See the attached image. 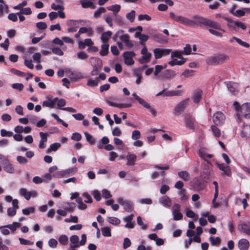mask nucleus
Returning <instances> with one entry per match:
<instances>
[{"mask_svg": "<svg viewBox=\"0 0 250 250\" xmlns=\"http://www.w3.org/2000/svg\"><path fill=\"white\" fill-rule=\"evenodd\" d=\"M169 16L174 21L189 27H195L201 25H206L208 20L199 16L193 17V18L194 20H190L180 15H176L173 12L169 13Z\"/></svg>", "mask_w": 250, "mask_h": 250, "instance_id": "1", "label": "nucleus"}, {"mask_svg": "<svg viewBox=\"0 0 250 250\" xmlns=\"http://www.w3.org/2000/svg\"><path fill=\"white\" fill-rule=\"evenodd\" d=\"M233 106L238 116L250 118V103H246L240 106L238 102H235Z\"/></svg>", "mask_w": 250, "mask_h": 250, "instance_id": "2", "label": "nucleus"}, {"mask_svg": "<svg viewBox=\"0 0 250 250\" xmlns=\"http://www.w3.org/2000/svg\"><path fill=\"white\" fill-rule=\"evenodd\" d=\"M209 165L206 163L202 164V166L204 167V170L201 173V176L202 180L205 182L210 181L214 176L213 170L209 168Z\"/></svg>", "mask_w": 250, "mask_h": 250, "instance_id": "3", "label": "nucleus"}, {"mask_svg": "<svg viewBox=\"0 0 250 250\" xmlns=\"http://www.w3.org/2000/svg\"><path fill=\"white\" fill-rule=\"evenodd\" d=\"M229 56L224 54H218L213 56L208 57L207 59V62L208 64H215L224 62L228 60Z\"/></svg>", "mask_w": 250, "mask_h": 250, "instance_id": "4", "label": "nucleus"}, {"mask_svg": "<svg viewBox=\"0 0 250 250\" xmlns=\"http://www.w3.org/2000/svg\"><path fill=\"white\" fill-rule=\"evenodd\" d=\"M124 33L123 30H119L116 33L114 37L119 38L127 48H131L133 45L132 42L129 40V36L127 34H124Z\"/></svg>", "mask_w": 250, "mask_h": 250, "instance_id": "5", "label": "nucleus"}, {"mask_svg": "<svg viewBox=\"0 0 250 250\" xmlns=\"http://www.w3.org/2000/svg\"><path fill=\"white\" fill-rule=\"evenodd\" d=\"M77 168L73 167L64 170L57 171L53 174V177L56 178H62L74 174L77 171Z\"/></svg>", "mask_w": 250, "mask_h": 250, "instance_id": "6", "label": "nucleus"}, {"mask_svg": "<svg viewBox=\"0 0 250 250\" xmlns=\"http://www.w3.org/2000/svg\"><path fill=\"white\" fill-rule=\"evenodd\" d=\"M65 73L66 76L74 82H78L84 78L81 72L73 71L70 68L66 69Z\"/></svg>", "mask_w": 250, "mask_h": 250, "instance_id": "7", "label": "nucleus"}, {"mask_svg": "<svg viewBox=\"0 0 250 250\" xmlns=\"http://www.w3.org/2000/svg\"><path fill=\"white\" fill-rule=\"evenodd\" d=\"M215 165L221 171V174L222 176H227L230 177L231 176V171L230 167L228 164H225L224 163H219L217 162H215Z\"/></svg>", "mask_w": 250, "mask_h": 250, "instance_id": "8", "label": "nucleus"}, {"mask_svg": "<svg viewBox=\"0 0 250 250\" xmlns=\"http://www.w3.org/2000/svg\"><path fill=\"white\" fill-rule=\"evenodd\" d=\"M90 61L92 65L94 64L95 65L93 70L91 72V74L92 76L97 75L98 73V72L100 71V67L102 65V61L101 59L98 58L91 57L90 59Z\"/></svg>", "mask_w": 250, "mask_h": 250, "instance_id": "9", "label": "nucleus"}, {"mask_svg": "<svg viewBox=\"0 0 250 250\" xmlns=\"http://www.w3.org/2000/svg\"><path fill=\"white\" fill-rule=\"evenodd\" d=\"M181 206L178 204H174L171 208V213L173 219L176 221L180 220L183 218V215L180 212Z\"/></svg>", "mask_w": 250, "mask_h": 250, "instance_id": "10", "label": "nucleus"}, {"mask_svg": "<svg viewBox=\"0 0 250 250\" xmlns=\"http://www.w3.org/2000/svg\"><path fill=\"white\" fill-rule=\"evenodd\" d=\"M198 154L200 157L206 162L207 164H211L208 159L212 157V155L208 153V149L204 147H201Z\"/></svg>", "mask_w": 250, "mask_h": 250, "instance_id": "11", "label": "nucleus"}, {"mask_svg": "<svg viewBox=\"0 0 250 250\" xmlns=\"http://www.w3.org/2000/svg\"><path fill=\"white\" fill-rule=\"evenodd\" d=\"M117 201L123 207L124 209L126 211L130 212L133 211L134 208L133 204L130 201L124 200L121 197L118 198Z\"/></svg>", "mask_w": 250, "mask_h": 250, "instance_id": "12", "label": "nucleus"}, {"mask_svg": "<svg viewBox=\"0 0 250 250\" xmlns=\"http://www.w3.org/2000/svg\"><path fill=\"white\" fill-rule=\"evenodd\" d=\"M141 53L143 55V56L138 60V62L140 63H147L150 61L152 54L151 53L148 52L146 46H144L142 48Z\"/></svg>", "mask_w": 250, "mask_h": 250, "instance_id": "13", "label": "nucleus"}, {"mask_svg": "<svg viewBox=\"0 0 250 250\" xmlns=\"http://www.w3.org/2000/svg\"><path fill=\"white\" fill-rule=\"evenodd\" d=\"M136 54L133 51H125L123 53V56L125 63L127 65H131L134 63L133 58L135 57Z\"/></svg>", "mask_w": 250, "mask_h": 250, "instance_id": "14", "label": "nucleus"}, {"mask_svg": "<svg viewBox=\"0 0 250 250\" xmlns=\"http://www.w3.org/2000/svg\"><path fill=\"white\" fill-rule=\"evenodd\" d=\"M225 115L219 111L215 112L212 117L213 123L217 125L223 124L225 121Z\"/></svg>", "mask_w": 250, "mask_h": 250, "instance_id": "15", "label": "nucleus"}, {"mask_svg": "<svg viewBox=\"0 0 250 250\" xmlns=\"http://www.w3.org/2000/svg\"><path fill=\"white\" fill-rule=\"evenodd\" d=\"M171 50L170 49L156 48L154 49L153 53L156 59H158L163 56H166L169 54Z\"/></svg>", "mask_w": 250, "mask_h": 250, "instance_id": "16", "label": "nucleus"}, {"mask_svg": "<svg viewBox=\"0 0 250 250\" xmlns=\"http://www.w3.org/2000/svg\"><path fill=\"white\" fill-rule=\"evenodd\" d=\"M238 229L239 231L250 236V224L249 223H243L238 225Z\"/></svg>", "mask_w": 250, "mask_h": 250, "instance_id": "17", "label": "nucleus"}, {"mask_svg": "<svg viewBox=\"0 0 250 250\" xmlns=\"http://www.w3.org/2000/svg\"><path fill=\"white\" fill-rule=\"evenodd\" d=\"M47 100L44 101L42 102V106L43 107H47L51 108L55 107V104L57 103L58 98H55L51 99L49 97H46Z\"/></svg>", "mask_w": 250, "mask_h": 250, "instance_id": "18", "label": "nucleus"}, {"mask_svg": "<svg viewBox=\"0 0 250 250\" xmlns=\"http://www.w3.org/2000/svg\"><path fill=\"white\" fill-rule=\"evenodd\" d=\"M225 20L228 22L229 26L231 27L234 28V26H237L243 30H245L246 28V26L245 24L242 22L238 21H233L228 18H225Z\"/></svg>", "mask_w": 250, "mask_h": 250, "instance_id": "19", "label": "nucleus"}, {"mask_svg": "<svg viewBox=\"0 0 250 250\" xmlns=\"http://www.w3.org/2000/svg\"><path fill=\"white\" fill-rule=\"evenodd\" d=\"M189 100V99L187 98L179 103L174 108L175 112L180 113L181 112L183 111L187 105Z\"/></svg>", "mask_w": 250, "mask_h": 250, "instance_id": "20", "label": "nucleus"}, {"mask_svg": "<svg viewBox=\"0 0 250 250\" xmlns=\"http://www.w3.org/2000/svg\"><path fill=\"white\" fill-rule=\"evenodd\" d=\"M159 203L163 207L168 208L171 205V200L167 196H163L159 199Z\"/></svg>", "mask_w": 250, "mask_h": 250, "instance_id": "21", "label": "nucleus"}, {"mask_svg": "<svg viewBox=\"0 0 250 250\" xmlns=\"http://www.w3.org/2000/svg\"><path fill=\"white\" fill-rule=\"evenodd\" d=\"M41 140L39 142V147L40 148L43 149L46 147V143L47 141V134L42 132H40Z\"/></svg>", "mask_w": 250, "mask_h": 250, "instance_id": "22", "label": "nucleus"}, {"mask_svg": "<svg viewBox=\"0 0 250 250\" xmlns=\"http://www.w3.org/2000/svg\"><path fill=\"white\" fill-rule=\"evenodd\" d=\"M2 167L3 170L6 173L9 174H14L16 171V169L14 166L10 161Z\"/></svg>", "mask_w": 250, "mask_h": 250, "instance_id": "23", "label": "nucleus"}, {"mask_svg": "<svg viewBox=\"0 0 250 250\" xmlns=\"http://www.w3.org/2000/svg\"><path fill=\"white\" fill-rule=\"evenodd\" d=\"M127 160V165L128 166H133L135 165V162L137 159V156L130 152H128L126 156Z\"/></svg>", "mask_w": 250, "mask_h": 250, "instance_id": "24", "label": "nucleus"}, {"mask_svg": "<svg viewBox=\"0 0 250 250\" xmlns=\"http://www.w3.org/2000/svg\"><path fill=\"white\" fill-rule=\"evenodd\" d=\"M70 248L74 249L80 246L79 238L77 235H73L70 237Z\"/></svg>", "mask_w": 250, "mask_h": 250, "instance_id": "25", "label": "nucleus"}, {"mask_svg": "<svg viewBox=\"0 0 250 250\" xmlns=\"http://www.w3.org/2000/svg\"><path fill=\"white\" fill-rule=\"evenodd\" d=\"M250 246V243L246 239H241L238 243V247L240 250H248Z\"/></svg>", "mask_w": 250, "mask_h": 250, "instance_id": "26", "label": "nucleus"}, {"mask_svg": "<svg viewBox=\"0 0 250 250\" xmlns=\"http://www.w3.org/2000/svg\"><path fill=\"white\" fill-rule=\"evenodd\" d=\"M206 25L212 27L215 29L220 30L222 32H225V30L221 28L220 24L211 20H208Z\"/></svg>", "mask_w": 250, "mask_h": 250, "instance_id": "27", "label": "nucleus"}, {"mask_svg": "<svg viewBox=\"0 0 250 250\" xmlns=\"http://www.w3.org/2000/svg\"><path fill=\"white\" fill-rule=\"evenodd\" d=\"M228 90L233 94L235 95L238 92V84L232 82L226 83Z\"/></svg>", "mask_w": 250, "mask_h": 250, "instance_id": "28", "label": "nucleus"}, {"mask_svg": "<svg viewBox=\"0 0 250 250\" xmlns=\"http://www.w3.org/2000/svg\"><path fill=\"white\" fill-rule=\"evenodd\" d=\"M183 90H167L165 93V95L166 97H173V96H180L182 95L184 93Z\"/></svg>", "mask_w": 250, "mask_h": 250, "instance_id": "29", "label": "nucleus"}, {"mask_svg": "<svg viewBox=\"0 0 250 250\" xmlns=\"http://www.w3.org/2000/svg\"><path fill=\"white\" fill-rule=\"evenodd\" d=\"M143 71V69L141 68H137L133 70L134 75L136 77L135 83L137 84H140L141 83V80L142 78L141 72Z\"/></svg>", "mask_w": 250, "mask_h": 250, "instance_id": "30", "label": "nucleus"}, {"mask_svg": "<svg viewBox=\"0 0 250 250\" xmlns=\"http://www.w3.org/2000/svg\"><path fill=\"white\" fill-rule=\"evenodd\" d=\"M132 96L134 98V99L137 100L139 103L143 106L145 108H147L149 107L150 104L145 101L143 99L140 97L138 95H137L136 93H133L132 94Z\"/></svg>", "mask_w": 250, "mask_h": 250, "instance_id": "31", "label": "nucleus"}, {"mask_svg": "<svg viewBox=\"0 0 250 250\" xmlns=\"http://www.w3.org/2000/svg\"><path fill=\"white\" fill-rule=\"evenodd\" d=\"M229 42L230 43H233L234 42H236L240 45H241L243 47H245L246 48H248L250 46V45L249 43H248L246 42L242 41L241 39H240L237 37H233L229 39Z\"/></svg>", "mask_w": 250, "mask_h": 250, "instance_id": "32", "label": "nucleus"}, {"mask_svg": "<svg viewBox=\"0 0 250 250\" xmlns=\"http://www.w3.org/2000/svg\"><path fill=\"white\" fill-rule=\"evenodd\" d=\"M202 91L200 89L195 90L192 95V100L195 103H198L201 100L202 96Z\"/></svg>", "mask_w": 250, "mask_h": 250, "instance_id": "33", "label": "nucleus"}, {"mask_svg": "<svg viewBox=\"0 0 250 250\" xmlns=\"http://www.w3.org/2000/svg\"><path fill=\"white\" fill-rule=\"evenodd\" d=\"M242 137L250 138V125H244L241 133Z\"/></svg>", "mask_w": 250, "mask_h": 250, "instance_id": "34", "label": "nucleus"}, {"mask_svg": "<svg viewBox=\"0 0 250 250\" xmlns=\"http://www.w3.org/2000/svg\"><path fill=\"white\" fill-rule=\"evenodd\" d=\"M185 125L187 128L189 129L195 128V123L193 119L190 117H187L185 120Z\"/></svg>", "mask_w": 250, "mask_h": 250, "instance_id": "35", "label": "nucleus"}, {"mask_svg": "<svg viewBox=\"0 0 250 250\" xmlns=\"http://www.w3.org/2000/svg\"><path fill=\"white\" fill-rule=\"evenodd\" d=\"M178 194L180 196V200L182 201H186L188 199L189 196L187 194L185 189H182L179 190Z\"/></svg>", "mask_w": 250, "mask_h": 250, "instance_id": "36", "label": "nucleus"}, {"mask_svg": "<svg viewBox=\"0 0 250 250\" xmlns=\"http://www.w3.org/2000/svg\"><path fill=\"white\" fill-rule=\"evenodd\" d=\"M194 184L196 186V188L197 190H201L203 189L204 187H205V182H204L203 180L202 181L198 178H196L194 179Z\"/></svg>", "mask_w": 250, "mask_h": 250, "instance_id": "37", "label": "nucleus"}, {"mask_svg": "<svg viewBox=\"0 0 250 250\" xmlns=\"http://www.w3.org/2000/svg\"><path fill=\"white\" fill-rule=\"evenodd\" d=\"M19 193L20 195L23 196L27 200H29L30 199V191H28L26 188H20L19 191Z\"/></svg>", "mask_w": 250, "mask_h": 250, "instance_id": "38", "label": "nucleus"}, {"mask_svg": "<svg viewBox=\"0 0 250 250\" xmlns=\"http://www.w3.org/2000/svg\"><path fill=\"white\" fill-rule=\"evenodd\" d=\"M179 177L185 181H188L190 179V175L187 171H181L178 173Z\"/></svg>", "mask_w": 250, "mask_h": 250, "instance_id": "39", "label": "nucleus"}, {"mask_svg": "<svg viewBox=\"0 0 250 250\" xmlns=\"http://www.w3.org/2000/svg\"><path fill=\"white\" fill-rule=\"evenodd\" d=\"M186 62V59L184 58H182L180 60H177L174 59V58L172 60L168 62V64L171 66H174L175 65H181L183 64Z\"/></svg>", "mask_w": 250, "mask_h": 250, "instance_id": "40", "label": "nucleus"}, {"mask_svg": "<svg viewBox=\"0 0 250 250\" xmlns=\"http://www.w3.org/2000/svg\"><path fill=\"white\" fill-rule=\"evenodd\" d=\"M99 79L95 78V79H89L87 80V85L89 87H96L99 84Z\"/></svg>", "mask_w": 250, "mask_h": 250, "instance_id": "41", "label": "nucleus"}, {"mask_svg": "<svg viewBox=\"0 0 250 250\" xmlns=\"http://www.w3.org/2000/svg\"><path fill=\"white\" fill-rule=\"evenodd\" d=\"M107 9L113 12L114 15L116 16L121 9V6L119 4H114L107 7Z\"/></svg>", "mask_w": 250, "mask_h": 250, "instance_id": "42", "label": "nucleus"}, {"mask_svg": "<svg viewBox=\"0 0 250 250\" xmlns=\"http://www.w3.org/2000/svg\"><path fill=\"white\" fill-rule=\"evenodd\" d=\"M21 226V224L19 222H13L11 224H8L7 225H5V227H6L10 229L12 232H14L18 228H20Z\"/></svg>", "mask_w": 250, "mask_h": 250, "instance_id": "43", "label": "nucleus"}, {"mask_svg": "<svg viewBox=\"0 0 250 250\" xmlns=\"http://www.w3.org/2000/svg\"><path fill=\"white\" fill-rule=\"evenodd\" d=\"M111 35L112 32L109 31L103 33L101 37V41L104 42H107L111 38Z\"/></svg>", "mask_w": 250, "mask_h": 250, "instance_id": "44", "label": "nucleus"}, {"mask_svg": "<svg viewBox=\"0 0 250 250\" xmlns=\"http://www.w3.org/2000/svg\"><path fill=\"white\" fill-rule=\"evenodd\" d=\"M61 146L59 143H55L50 145V146L47 149V152L49 153L51 151H56Z\"/></svg>", "mask_w": 250, "mask_h": 250, "instance_id": "45", "label": "nucleus"}, {"mask_svg": "<svg viewBox=\"0 0 250 250\" xmlns=\"http://www.w3.org/2000/svg\"><path fill=\"white\" fill-rule=\"evenodd\" d=\"M109 50V45L108 44H104L101 46V50L100 54L102 56H105L107 55Z\"/></svg>", "mask_w": 250, "mask_h": 250, "instance_id": "46", "label": "nucleus"}, {"mask_svg": "<svg viewBox=\"0 0 250 250\" xmlns=\"http://www.w3.org/2000/svg\"><path fill=\"white\" fill-rule=\"evenodd\" d=\"M0 14H2L4 12H8V6L4 3L3 0H0Z\"/></svg>", "mask_w": 250, "mask_h": 250, "instance_id": "47", "label": "nucleus"}, {"mask_svg": "<svg viewBox=\"0 0 250 250\" xmlns=\"http://www.w3.org/2000/svg\"><path fill=\"white\" fill-rule=\"evenodd\" d=\"M107 221L113 225H118L121 223L120 220L115 217H109L107 218Z\"/></svg>", "mask_w": 250, "mask_h": 250, "instance_id": "48", "label": "nucleus"}, {"mask_svg": "<svg viewBox=\"0 0 250 250\" xmlns=\"http://www.w3.org/2000/svg\"><path fill=\"white\" fill-rule=\"evenodd\" d=\"M59 243L62 245H66L68 243V238L66 235H61L58 238Z\"/></svg>", "mask_w": 250, "mask_h": 250, "instance_id": "49", "label": "nucleus"}, {"mask_svg": "<svg viewBox=\"0 0 250 250\" xmlns=\"http://www.w3.org/2000/svg\"><path fill=\"white\" fill-rule=\"evenodd\" d=\"M81 3L83 8H86L89 7L92 9L94 8V6L93 5L92 2L90 1L81 0Z\"/></svg>", "mask_w": 250, "mask_h": 250, "instance_id": "50", "label": "nucleus"}, {"mask_svg": "<svg viewBox=\"0 0 250 250\" xmlns=\"http://www.w3.org/2000/svg\"><path fill=\"white\" fill-rule=\"evenodd\" d=\"M136 12L134 10H131L130 12L126 15V18L130 22L134 21L135 18Z\"/></svg>", "mask_w": 250, "mask_h": 250, "instance_id": "51", "label": "nucleus"}, {"mask_svg": "<svg viewBox=\"0 0 250 250\" xmlns=\"http://www.w3.org/2000/svg\"><path fill=\"white\" fill-rule=\"evenodd\" d=\"M102 234L105 237H110L111 236V229L108 227H104L101 229Z\"/></svg>", "mask_w": 250, "mask_h": 250, "instance_id": "52", "label": "nucleus"}, {"mask_svg": "<svg viewBox=\"0 0 250 250\" xmlns=\"http://www.w3.org/2000/svg\"><path fill=\"white\" fill-rule=\"evenodd\" d=\"M182 54L183 52L182 51L178 50L173 51L171 52V57L172 59H173L174 58H177L181 60L182 58H183Z\"/></svg>", "mask_w": 250, "mask_h": 250, "instance_id": "53", "label": "nucleus"}, {"mask_svg": "<svg viewBox=\"0 0 250 250\" xmlns=\"http://www.w3.org/2000/svg\"><path fill=\"white\" fill-rule=\"evenodd\" d=\"M209 240L212 246L218 245L221 242L220 239L218 237L215 238L213 236H210L209 238Z\"/></svg>", "mask_w": 250, "mask_h": 250, "instance_id": "54", "label": "nucleus"}, {"mask_svg": "<svg viewBox=\"0 0 250 250\" xmlns=\"http://www.w3.org/2000/svg\"><path fill=\"white\" fill-rule=\"evenodd\" d=\"M211 130L215 137H219L221 135L220 130L215 126L212 125L211 126Z\"/></svg>", "mask_w": 250, "mask_h": 250, "instance_id": "55", "label": "nucleus"}, {"mask_svg": "<svg viewBox=\"0 0 250 250\" xmlns=\"http://www.w3.org/2000/svg\"><path fill=\"white\" fill-rule=\"evenodd\" d=\"M51 8L52 9L55 11H60L61 10H64V7L61 4H56L55 3H52L51 5Z\"/></svg>", "mask_w": 250, "mask_h": 250, "instance_id": "56", "label": "nucleus"}, {"mask_svg": "<svg viewBox=\"0 0 250 250\" xmlns=\"http://www.w3.org/2000/svg\"><path fill=\"white\" fill-rule=\"evenodd\" d=\"M48 246L50 248L55 249L57 248L58 245V241L54 238H51L48 240Z\"/></svg>", "mask_w": 250, "mask_h": 250, "instance_id": "57", "label": "nucleus"}, {"mask_svg": "<svg viewBox=\"0 0 250 250\" xmlns=\"http://www.w3.org/2000/svg\"><path fill=\"white\" fill-rule=\"evenodd\" d=\"M141 137V133L138 130H135L132 131L131 138L133 140H138Z\"/></svg>", "mask_w": 250, "mask_h": 250, "instance_id": "58", "label": "nucleus"}, {"mask_svg": "<svg viewBox=\"0 0 250 250\" xmlns=\"http://www.w3.org/2000/svg\"><path fill=\"white\" fill-rule=\"evenodd\" d=\"M84 135L87 141L88 142L90 145H94L95 144V139L93 138L91 135L86 132L84 133Z\"/></svg>", "mask_w": 250, "mask_h": 250, "instance_id": "59", "label": "nucleus"}, {"mask_svg": "<svg viewBox=\"0 0 250 250\" xmlns=\"http://www.w3.org/2000/svg\"><path fill=\"white\" fill-rule=\"evenodd\" d=\"M105 12V9L104 7H100L95 12L94 17L96 18H98L100 17L102 13H104Z\"/></svg>", "mask_w": 250, "mask_h": 250, "instance_id": "60", "label": "nucleus"}, {"mask_svg": "<svg viewBox=\"0 0 250 250\" xmlns=\"http://www.w3.org/2000/svg\"><path fill=\"white\" fill-rule=\"evenodd\" d=\"M34 211L35 208L34 207H30L22 210V213L25 215H28L30 213H33Z\"/></svg>", "mask_w": 250, "mask_h": 250, "instance_id": "61", "label": "nucleus"}, {"mask_svg": "<svg viewBox=\"0 0 250 250\" xmlns=\"http://www.w3.org/2000/svg\"><path fill=\"white\" fill-rule=\"evenodd\" d=\"M208 31L212 35H213L215 36H217V37H222V34L224 33V32H222L220 30H215L211 29V28L209 29Z\"/></svg>", "mask_w": 250, "mask_h": 250, "instance_id": "62", "label": "nucleus"}, {"mask_svg": "<svg viewBox=\"0 0 250 250\" xmlns=\"http://www.w3.org/2000/svg\"><path fill=\"white\" fill-rule=\"evenodd\" d=\"M112 134L113 136H120L122 134L121 130L118 127L112 128Z\"/></svg>", "mask_w": 250, "mask_h": 250, "instance_id": "63", "label": "nucleus"}, {"mask_svg": "<svg viewBox=\"0 0 250 250\" xmlns=\"http://www.w3.org/2000/svg\"><path fill=\"white\" fill-rule=\"evenodd\" d=\"M92 195H93L94 199L97 201H99L101 199V193L97 190H94L92 192Z\"/></svg>", "mask_w": 250, "mask_h": 250, "instance_id": "64", "label": "nucleus"}]
</instances>
